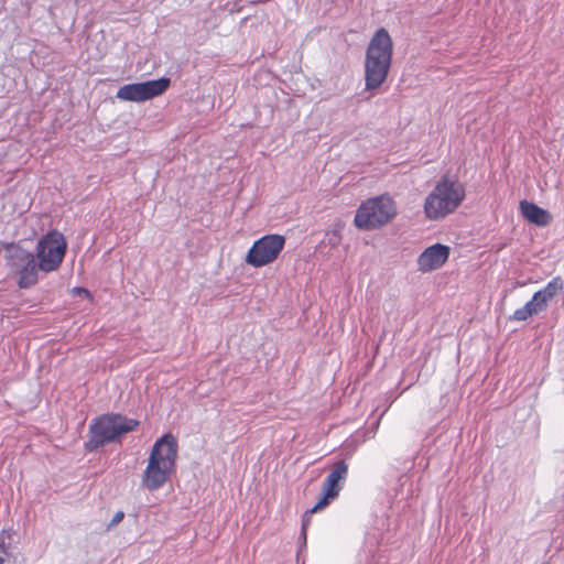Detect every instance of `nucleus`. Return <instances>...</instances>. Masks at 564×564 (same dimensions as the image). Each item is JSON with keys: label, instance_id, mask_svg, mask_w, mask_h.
<instances>
[{"label": "nucleus", "instance_id": "nucleus-1", "mask_svg": "<svg viewBox=\"0 0 564 564\" xmlns=\"http://www.w3.org/2000/svg\"><path fill=\"white\" fill-rule=\"evenodd\" d=\"M393 44L388 31L380 28L371 37L365 58L366 89H377L386 80L392 59Z\"/></svg>", "mask_w": 564, "mask_h": 564}, {"label": "nucleus", "instance_id": "nucleus-2", "mask_svg": "<svg viewBox=\"0 0 564 564\" xmlns=\"http://www.w3.org/2000/svg\"><path fill=\"white\" fill-rule=\"evenodd\" d=\"M177 443L171 434L158 440L150 453L148 466L142 476L143 486L153 491L161 488L175 467Z\"/></svg>", "mask_w": 564, "mask_h": 564}, {"label": "nucleus", "instance_id": "nucleus-3", "mask_svg": "<svg viewBox=\"0 0 564 564\" xmlns=\"http://www.w3.org/2000/svg\"><path fill=\"white\" fill-rule=\"evenodd\" d=\"M465 198V188L456 178L444 175L427 194L423 209L430 220H440L454 213Z\"/></svg>", "mask_w": 564, "mask_h": 564}, {"label": "nucleus", "instance_id": "nucleus-4", "mask_svg": "<svg viewBox=\"0 0 564 564\" xmlns=\"http://www.w3.org/2000/svg\"><path fill=\"white\" fill-rule=\"evenodd\" d=\"M397 215L393 199L388 195L369 198L356 212L355 225L361 230H371L388 224Z\"/></svg>", "mask_w": 564, "mask_h": 564}, {"label": "nucleus", "instance_id": "nucleus-5", "mask_svg": "<svg viewBox=\"0 0 564 564\" xmlns=\"http://www.w3.org/2000/svg\"><path fill=\"white\" fill-rule=\"evenodd\" d=\"M6 259L10 269L18 275V284L22 289L30 288L37 282L41 271L36 257L21 248L19 245L6 246Z\"/></svg>", "mask_w": 564, "mask_h": 564}, {"label": "nucleus", "instance_id": "nucleus-6", "mask_svg": "<svg viewBox=\"0 0 564 564\" xmlns=\"http://www.w3.org/2000/svg\"><path fill=\"white\" fill-rule=\"evenodd\" d=\"M138 421L120 414H106L97 417L90 425V443L95 446L113 442L117 437L132 431Z\"/></svg>", "mask_w": 564, "mask_h": 564}, {"label": "nucleus", "instance_id": "nucleus-7", "mask_svg": "<svg viewBox=\"0 0 564 564\" xmlns=\"http://www.w3.org/2000/svg\"><path fill=\"white\" fill-rule=\"evenodd\" d=\"M67 242L57 230H51L36 245L35 257L41 271L52 272L59 268L65 257Z\"/></svg>", "mask_w": 564, "mask_h": 564}, {"label": "nucleus", "instance_id": "nucleus-8", "mask_svg": "<svg viewBox=\"0 0 564 564\" xmlns=\"http://www.w3.org/2000/svg\"><path fill=\"white\" fill-rule=\"evenodd\" d=\"M285 245V238L281 235H267L256 240L249 249L245 261L253 268H261L272 263Z\"/></svg>", "mask_w": 564, "mask_h": 564}, {"label": "nucleus", "instance_id": "nucleus-9", "mask_svg": "<svg viewBox=\"0 0 564 564\" xmlns=\"http://www.w3.org/2000/svg\"><path fill=\"white\" fill-rule=\"evenodd\" d=\"M170 86V79L162 77L144 83L128 84L120 87L116 97L123 101L142 102L163 94Z\"/></svg>", "mask_w": 564, "mask_h": 564}, {"label": "nucleus", "instance_id": "nucleus-10", "mask_svg": "<svg viewBox=\"0 0 564 564\" xmlns=\"http://www.w3.org/2000/svg\"><path fill=\"white\" fill-rule=\"evenodd\" d=\"M348 475V465L344 460L336 462L328 476L323 482V496L316 505L310 510L311 513L325 508L329 500L336 498L341 489L340 481H344Z\"/></svg>", "mask_w": 564, "mask_h": 564}, {"label": "nucleus", "instance_id": "nucleus-11", "mask_svg": "<svg viewBox=\"0 0 564 564\" xmlns=\"http://www.w3.org/2000/svg\"><path fill=\"white\" fill-rule=\"evenodd\" d=\"M449 247L435 243L427 247L416 260L417 270L426 273L440 269L449 257Z\"/></svg>", "mask_w": 564, "mask_h": 564}, {"label": "nucleus", "instance_id": "nucleus-12", "mask_svg": "<svg viewBox=\"0 0 564 564\" xmlns=\"http://www.w3.org/2000/svg\"><path fill=\"white\" fill-rule=\"evenodd\" d=\"M520 212L528 221L538 226H545L551 219L546 210L527 200L520 202Z\"/></svg>", "mask_w": 564, "mask_h": 564}, {"label": "nucleus", "instance_id": "nucleus-13", "mask_svg": "<svg viewBox=\"0 0 564 564\" xmlns=\"http://www.w3.org/2000/svg\"><path fill=\"white\" fill-rule=\"evenodd\" d=\"M563 288V282L560 278L553 279L547 285L535 292L532 296L534 301L544 310L547 305V302L551 301Z\"/></svg>", "mask_w": 564, "mask_h": 564}, {"label": "nucleus", "instance_id": "nucleus-14", "mask_svg": "<svg viewBox=\"0 0 564 564\" xmlns=\"http://www.w3.org/2000/svg\"><path fill=\"white\" fill-rule=\"evenodd\" d=\"M543 310L541 306L534 301L532 297L529 302H527L522 307L514 311L511 319L522 322L527 321L529 317L539 314Z\"/></svg>", "mask_w": 564, "mask_h": 564}, {"label": "nucleus", "instance_id": "nucleus-15", "mask_svg": "<svg viewBox=\"0 0 564 564\" xmlns=\"http://www.w3.org/2000/svg\"><path fill=\"white\" fill-rule=\"evenodd\" d=\"M10 539V534L7 531L0 533V553L7 554L6 540Z\"/></svg>", "mask_w": 564, "mask_h": 564}, {"label": "nucleus", "instance_id": "nucleus-16", "mask_svg": "<svg viewBox=\"0 0 564 564\" xmlns=\"http://www.w3.org/2000/svg\"><path fill=\"white\" fill-rule=\"evenodd\" d=\"M123 518H124V513L122 511L116 512L109 523V527L117 525L118 523H120L122 521Z\"/></svg>", "mask_w": 564, "mask_h": 564}, {"label": "nucleus", "instance_id": "nucleus-17", "mask_svg": "<svg viewBox=\"0 0 564 564\" xmlns=\"http://www.w3.org/2000/svg\"><path fill=\"white\" fill-rule=\"evenodd\" d=\"M305 528H306V521L304 520L303 524H302V534H303L304 539L306 538Z\"/></svg>", "mask_w": 564, "mask_h": 564}, {"label": "nucleus", "instance_id": "nucleus-18", "mask_svg": "<svg viewBox=\"0 0 564 564\" xmlns=\"http://www.w3.org/2000/svg\"><path fill=\"white\" fill-rule=\"evenodd\" d=\"M3 562H4L3 558L0 556V564H3Z\"/></svg>", "mask_w": 564, "mask_h": 564}]
</instances>
